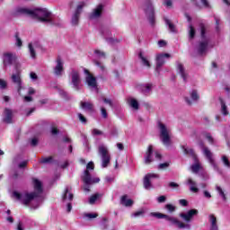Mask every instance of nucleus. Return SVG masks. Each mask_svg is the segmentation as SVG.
Listing matches in <instances>:
<instances>
[{
    "instance_id": "1",
    "label": "nucleus",
    "mask_w": 230,
    "mask_h": 230,
    "mask_svg": "<svg viewBox=\"0 0 230 230\" xmlns=\"http://www.w3.org/2000/svg\"><path fill=\"white\" fill-rule=\"evenodd\" d=\"M18 12L19 13L29 15L31 19H38L40 22H49L52 26H55V21L53 20V16H51V12L46 8H36L34 10L20 8Z\"/></svg>"
},
{
    "instance_id": "2",
    "label": "nucleus",
    "mask_w": 230,
    "mask_h": 230,
    "mask_svg": "<svg viewBox=\"0 0 230 230\" xmlns=\"http://www.w3.org/2000/svg\"><path fill=\"white\" fill-rule=\"evenodd\" d=\"M152 216L159 219L164 218L165 220H167V222H170L171 226H175L176 227H178V229H184L186 227L187 229H190V225L179 221L177 217H170L169 215H165L159 212L152 213Z\"/></svg>"
},
{
    "instance_id": "3",
    "label": "nucleus",
    "mask_w": 230,
    "mask_h": 230,
    "mask_svg": "<svg viewBox=\"0 0 230 230\" xmlns=\"http://www.w3.org/2000/svg\"><path fill=\"white\" fill-rule=\"evenodd\" d=\"M13 197L16 199V200H20L22 204L24 206H30V202L33 200L34 199H39L40 196L37 195V192H31V193H25L24 197L22 198V194L13 191Z\"/></svg>"
},
{
    "instance_id": "4",
    "label": "nucleus",
    "mask_w": 230,
    "mask_h": 230,
    "mask_svg": "<svg viewBox=\"0 0 230 230\" xmlns=\"http://www.w3.org/2000/svg\"><path fill=\"white\" fill-rule=\"evenodd\" d=\"M158 128L160 130V139L162 143L166 146H170V145H172V138L168 128H166V125L163 124V122L158 121Z\"/></svg>"
},
{
    "instance_id": "5",
    "label": "nucleus",
    "mask_w": 230,
    "mask_h": 230,
    "mask_svg": "<svg viewBox=\"0 0 230 230\" xmlns=\"http://www.w3.org/2000/svg\"><path fill=\"white\" fill-rule=\"evenodd\" d=\"M199 146L201 150H203V154L208 159V163L211 164V166H213L215 170H218V165L215 162V159H213V153L211 152V150H209V148L207 147L206 145H204L203 141L199 142Z\"/></svg>"
},
{
    "instance_id": "6",
    "label": "nucleus",
    "mask_w": 230,
    "mask_h": 230,
    "mask_svg": "<svg viewBox=\"0 0 230 230\" xmlns=\"http://www.w3.org/2000/svg\"><path fill=\"white\" fill-rule=\"evenodd\" d=\"M144 10L146 12V14L147 15L151 26H155V11L154 10V5H152V2L150 0H146V7Z\"/></svg>"
},
{
    "instance_id": "7",
    "label": "nucleus",
    "mask_w": 230,
    "mask_h": 230,
    "mask_svg": "<svg viewBox=\"0 0 230 230\" xmlns=\"http://www.w3.org/2000/svg\"><path fill=\"white\" fill-rule=\"evenodd\" d=\"M12 83L15 85V89L20 96H22V91L24 89L22 86V77H21V72H17L11 75Z\"/></svg>"
},
{
    "instance_id": "8",
    "label": "nucleus",
    "mask_w": 230,
    "mask_h": 230,
    "mask_svg": "<svg viewBox=\"0 0 230 230\" xmlns=\"http://www.w3.org/2000/svg\"><path fill=\"white\" fill-rule=\"evenodd\" d=\"M99 154L102 156V168H107L111 164V155L109 154V150L104 146H99Z\"/></svg>"
},
{
    "instance_id": "9",
    "label": "nucleus",
    "mask_w": 230,
    "mask_h": 230,
    "mask_svg": "<svg viewBox=\"0 0 230 230\" xmlns=\"http://www.w3.org/2000/svg\"><path fill=\"white\" fill-rule=\"evenodd\" d=\"M84 6H85V3L84 2L77 5L74 14L72 15L71 22L73 26H78V22H80V15L84 10Z\"/></svg>"
},
{
    "instance_id": "10",
    "label": "nucleus",
    "mask_w": 230,
    "mask_h": 230,
    "mask_svg": "<svg viewBox=\"0 0 230 230\" xmlns=\"http://www.w3.org/2000/svg\"><path fill=\"white\" fill-rule=\"evenodd\" d=\"M84 75H86L85 82L88 85V87H93V89H96L98 87V82L96 81V77L86 68L84 69Z\"/></svg>"
},
{
    "instance_id": "11",
    "label": "nucleus",
    "mask_w": 230,
    "mask_h": 230,
    "mask_svg": "<svg viewBox=\"0 0 230 230\" xmlns=\"http://www.w3.org/2000/svg\"><path fill=\"white\" fill-rule=\"evenodd\" d=\"M2 121L6 123V125H12L13 123V111L10 108H4Z\"/></svg>"
},
{
    "instance_id": "12",
    "label": "nucleus",
    "mask_w": 230,
    "mask_h": 230,
    "mask_svg": "<svg viewBox=\"0 0 230 230\" xmlns=\"http://www.w3.org/2000/svg\"><path fill=\"white\" fill-rule=\"evenodd\" d=\"M83 181L84 184H87L88 186H91V184H96L100 182V178H93L91 177V172H89L88 170L84 171V175L83 177Z\"/></svg>"
},
{
    "instance_id": "13",
    "label": "nucleus",
    "mask_w": 230,
    "mask_h": 230,
    "mask_svg": "<svg viewBox=\"0 0 230 230\" xmlns=\"http://www.w3.org/2000/svg\"><path fill=\"white\" fill-rule=\"evenodd\" d=\"M71 76L74 88L75 89V91H80V73L76 70H72Z\"/></svg>"
},
{
    "instance_id": "14",
    "label": "nucleus",
    "mask_w": 230,
    "mask_h": 230,
    "mask_svg": "<svg viewBox=\"0 0 230 230\" xmlns=\"http://www.w3.org/2000/svg\"><path fill=\"white\" fill-rule=\"evenodd\" d=\"M154 146L150 145L147 147V151L144 156L145 164H152L154 163Z\"/></svg>"
},
{
    "instance_id": "15",
    "label": "nucleus",
    "mask_w": 230,
    "mask_h": 230,
    "mask_svg": "<svg viewBox=\"0 0 230 230\" xmlns=\"http://www.w3.org/2000/svg\"><path fill=\"white\" fill-rule=\"evenodd\" d=\"M164 58H170V54H158L156 56V71H159L163 66H164Z\"/></svg>"
},
{
    "instance_id": "16",
    "label": "nucleus",
    "mask_w": 230,
    "mask_h": 230,
    "mask_svg": "<svg viewBox=\"0 0 230 230\" xmlns=\"http://www.w3.org/2000/svg\"><path fill=\"white\" fill-rule=\"evenodd\" d=\"M195 215H199V210L193 208V209L189 210L187 212V214L181 213L180 217H181V218H183V220H185V222H191V218H193V217H195Z\"/></svg>"
},
{
    "instance_id": "17",
    "label": "nucleus",
    "mask_w": 230,
    "mask_h": 230,
    "mask_svg": "<svg viewBox=\"0 0 230 230\" xmlns=\"http://www.w3.org/2000/svg\"><path fill=\"white\" fill-rule=\"evenodd\" d=\"M57 66L54 68V73L57 75V76H61L62 72L64 71V62H62V58L58 56L57 58Z\"/></svg>"
},
{
    "instance_id": "18",
    "label": "nucleus",
    "mask_w": 230,
    "mask_h": 230,
    "mask_svg": "<svg viewBox=\"0 0 230 230\" xmlns=\"http://www.w3.org/2000/svg\"><path fill=\"white\" fill-rule=\"evenodd\" d=\"M103 12V5L99 4L97 8L93 10L92 13L89 14V19L93 21V19H98L99 17H102V13Z\"/></svg>"
},
{
    "instance_id": "19",
    "label": "nucleus",
    "mask_w": 230,
    "mask_h": 230,
    "mask_svg": "<svg viewBox=\"0 0 230 230\" xmlns=\"http://www.w3.org/2000/svg\"><path fill=\"white\" fill-rule=\"evenodd\" d=\"M17 58L12 53H4V66H12Z\"/></svg>"
},
{
    "instance_id": "20",
    "label": "nucleus",
    "mask_w": 230,
    "mask_h": 230,
    "mask_svg": "<svg viewBox=\"0 0 230 230\" xmlns=\"http://www.w3.org/2000/svg\"><path fill=\"white\" fill-rule=\"evenodd\" d=\"M33 184H34L33 192L37 193V195L40 197V195H42V192L44 191V189H42V182L38 179H33Z\"/></svg>"
},
{
    "instance_id": "21",
    "label": "nucleus",
    "mask_w": 230,
    "mask_h": 230,
    "mask_svg": "<svg viewBox=\"0 0 230 230\" xmlns=\"http://www.w3.org/2000/svg\"><path fill=\"white\" fill-rule=\"evenodd\" d=\"M181 149L183 150L185 155H190L192 157L193 161L198 162L199 157L197 156V154L195 153V150L193 148H186L184 146H181Z\"/></svg>"
},
{
    "instance_id": "22",
    "label": "nucleus",
    "mask_w": 230,
    "mask_h": 230,
    "mask_svg": "<svg viewBox=\"0 0 230 230\" xmlns=\"http://www.w3.org/2000/svg\"><path fill=\"white\" fill-rule=\"evenodd\" d=\"M177 71L179 75H181V78L184 82H188V74L186 73V68H184V65L181 63L178 64Z\"/></svg>"
},
{
    "instance_id": "23",
    "label": "nucleus",
    "mask_w": 230,
    "mask_h": 230,
    "mask_svg": "<svg viewBox=\"0 0 230 230\" xmlns=\"http://www.w3.org/2000/svg\"><path fill=\"white\" fill-rule=\"evenodd\" d=\"M209 45V42L208 40L200 41L198 46V53L199 55H204L206 51H208V46Z\"/></svg>"
},
{
    "instance_id": "24",
    "label": "nucleus",
    "mask_w": 230,
    "mask_h": 230,
    "mask_svg": "<svg viewBox=\"0 0 230 230\" xmlns=\"http://www.w3.org/2000/svg\"><path fill=\"white\" fill-rule=\"evenodd\" d=\"M142 94L148 96L152 93V84H142L139 86Z\"/></svg>"
},
{
    "instance_id": "25",
    "label": "nucleus",
    "mask_w": 230,
    "mask_h": 230,
    "mask_svg": "<svg viewBox=\"0 0 230 230\" xmlns=\"http://www.w3.org/2000/svg\"><path fill=\"white\" fill-rule=\"evenodd\" d=\"M127 197H128L127 195H123L121 197L120 204H122V206H125L126 208H130L133 206L134 200L127 199Z\"/></svg>"
},
{
    "instance_id": "26",
    "label": "nucleus",
    "mask_w": 230,
    "mask_h": 230,
    "mask_svg": "<svg viewBox=\"0 0 230 230\" xmlns=\"http://www.w3.org/2000/svg\"><path fill=\"white\" fill-rule=\"evenodd\" d=\"M187 183L190 184V191H192L193 193H199V188L195 187L197 186V182H195L193 179L189 178Z\"/></svg>"
},
{
    "instance_id": "27",
    "label": "nucleus",
    "mask_w": 230,
    "mask_h": 230,
    "mask_svg": "<svg viewBox=\"0 0 230 230\" xmlns=\"http://www.w3.org/2000/svg\"><path fill=\"white\" fill-rule=\"evenodd\" d=\"M209 220L211 222V229L210 230H218V226H217V217L211 214L209 216Z\"/></svg>"
},
{
    "instance_id": "28",
    "label": "nucleus",
    "mask_w": 230,
    "mask_h": 230,
    "mask_svg": "<svg viewBox=\"0 0 230 230\" xmlns=\"http://www.w3.org/2000/svg\"><path fill=\"white\" fill-rule=\"evenodd\" d=\"M195 35H197V31L193 25L189 26V40H193L195 39Z\"/></svg>"
},
{
    "instance_id": "29",
    "label": "nucleus",
    "mask_w": 230,
    "mask_h": 230,
    "mask_svg": "<svg viewBox=\"0 0 230 230\" xmlns=\"http://www.w3.org/2000/svg\"><path fill=\"white\" fill-rule=\"evenodd\" d=\"M194 164L191 165V170L193 172V173H199V172H200V169L202 168L200 166V163L199 162V158L198 161H194Z\"/></svg>"
},
{
    "instance_id": "30",
    "label": "nucleus",
    "mask_w": 230,
    "mask_h": 230,
    "mask_svg": "<svg viewBox=\"0 0 230 230\" xmlns=\"http://www.w3.org/2000/svg\"><path fill=\"white\" fill-rule=\"evenodd\" d=\"M81 107L82 109H85L86 111H93L94 109V106L91 102H81Z\"/></svg>"
},
{
    "instance_id": "31",
    "label": "nucleus",
    "mask_w": 230,
    "mask_h": 230,
    "mask_svg": "<svg viewBox=\"0 0 230 230\" xmlns=\"http://www.w3.org/2000/svg\"><path fill=\"white\" fill-rule=\"evenodd\" d=\"M138 58H140L143 66H146V67H150V61H148V59L143 56V52H139Z\"/></svg>"
},
{
    "instance_id": "32",
    "label": "nucleus",
    "mask_w": 230,
    "mask_h": 230,
    "mask_svg": "<svg viewBox=\"0 0 230 230\" xmlns=\"http://www.w3.org/2000/svg\"><path fill=\"white\" fill-rule=\"evenodd\" d=\"M220 103H221V112L224 116H227L229 114V111H227V106L226 105V102H224V100L222 98H219Z\"/></svg>"
},
{
    "instance_id": "33",
    "label": "nucleus",
    "mask_w": 230,
    "mask_h": 230,
    "mask_svg": "<svg viewBox=\"0 0 230 230\" xmlns=\"http://www.w3.org/2000/svg\"><path fill=\"white\" fill-rule=\"evenodd\" d=\"M190 94L192 102H198V100H200V95H199V92L197 90L190 91Z\"/></svg>"
},
{
    "instance_id": "34",
    "label": "nucleus",
    "mask_w": 230,
    "mask_h": 230,
    "mask_svg": "<svg viewBox=\"0 0 230 230\" xmlns=\"http://www.w3.org/2000/svg\"><path fill=\"white\" fill-rule=\"evenodd\" d=\"M53 163V156H49V157H41L40 160V164H49Z\"/></svg>"
},
{
    "instance_id": "35",
    "label": "nucleus",
    "mask_w": 230,
    "mask_h": 230,
    "mask_svg": "<svg viewBox=\"0 0 230 230\" xmlns=\"http://www.w3.org/2000/svg\"><path fill=\"white\" fill-rule=\"evenodd\" d=\"M164 21H165V24H167V26H169L170 31H172V33H175L177 31L175 30V25L173 23H172V22L167 18H164Z\"/></svg>"
},
{
    "instance_id": "36",
    "label": "nucleus",
    "mask_w": 230,
    "mask_h": 230,
    "mask_svg": "<svg viewBox=\"0 0 230 230\" xmlns=\"http://www.w3.org/2000/svg\"><path fill=\"white\" fill-rule=\"evenodd\" d=\"M143 184L146 190H150V188H152V182L150 181V178L147 176H145Z\"/></svg>"
},
{
    "instance_id": "37",
    "label": "nucleus",
    "mask_w": 230,
    "mask_h": 230,
    "mask_svg": "<svg viewBox=\"0 0 230 230\" xmlns=\"http://www.w3.org/2000/svg\"><path fill=\"white\" fill-rule=\"evenodd\" d=\"M100 197H102L100 193H95L92 195L89 199V204H95V202L98 200V199H100Z\"/></svg>"
},
{
    "instance_id": "38",
    "label": "nucleus",
    "mask_w": 230,
    "mask_h": 230,
    "mask_svg": "<svg viewBox=\"0 0 230 230\" xmlns=\"http://www.w3.org/2000/svg\"><path fill=\"white\" fill-rule=\"evenodd\" d=\"M30 55L32 58H37V52H35V49L33 48V44L29 43L28 45Z\"/></svg>"
},
{
    "instance_id": "39",
    "label": "nucleus",
    "mask_w": 230,
    "mask_h": 230,
    "mask_svg": "<svg viewBox=\"0 0 230 230\" xmlns=\"http://www.w3.org/2000/svg\"><path fill=\"white\" fill-rule=\"evenodd\" d=\"M129 105H130V107L135 109V111L139 110V102H137V100H136V99H131L130 102H129Z\"/></svg>"
},
{
    "instance_id": "40",
    "label": "nucleus",
    "mask_w": 230,
    "mask_h": 230,
    "mask_svg": "<svg viewBox=\"0 0 230 230\" xmlns=\"http://www.w3.org/2000/svg\"><path fill=\"white\" fill-rule=\"evenodd\" d=\"M94 54L97 55V58H107V54L100 49H95Z\"/></svg>"
},
{
    "instance_id": "41",
    "label": "nucleus",
    "mask_w": 230,
    "mask_h": 230,
    "mask_svg": "<svg viewBox=\"0 0 230 230\" xmlns=\"http://www.w3.org/2000/svg\"><path fill=\"white\" fill-rule=\"evenodd\" d=\"M201 39H206V25L204 23L199 24Z\"/></svg>"
},
{
    "instance_id": "42",
    "label": "nucleus",
    "mask_w": 230,
    "mask_h": 230,
    "mask_svg": "<svg viewBox=\"0 0 230 230\" xmlns=\"http://www.w3.org/2000/svg\"><path fill=\"white\" fill-rule=\"evenodd\" d=\"M170 164H172V162H165L164 164H160L158 165V170H166V168H170Z\"/></svg>"
},
{
    "instance_id": "43",
    "label": "nucleus",
    "mask_w": 230,
    "mask_h": 230,
    "mask_svg": "<svg viewBox=\"0 0 230 230\" xmlns=\"http://www.w3.org/2000/svg\"><path fill=\"white\" fill-rule=\"evenodd\" d=\"M217 191H218V193L222 197L223 200H225V201L227 200V197L226 196V193L224 192V190H222L221 187L217 186Z\"/></svg>"
},
{
    "instance_id": "44",
    "label": "nucleus",
    "mask_w": 230,
    "mask_h": 230,
    "mask_svg": "<svg viewBox=\"0 0 230 230\" xmlns=\"http://www.w3.org/2000/svg\"><path fill=\"white\" fill-rule=\"evenodd\" d=\"M222 162H223V164H224L226 168H230V162H229V158H227V156L223 155V156H222Z\"/></svg>"
},
{
    "instance_id": "45",
    "label": "nucleus",
    "mask_w": 230,
    "mask_h": 230,
    "mask_svg": "<svg viewBox=\"0 0 230 230\" xmlns=\"http://www.w3.org/2000/svg\"><path fill=\"white\" fill-rule=\"evenodd\" d=\"M101 114L104 119H107L109 118V113H107V109L103 107L101 108Z\"/></svg>"
},
{
    "instance_id": "46",
    "label": "nucleus",
    "mask_w": 230,
    "mask_h": 230,
    "mask_svg": "<svg viewBox=\"0 0 230 230\" xmlns=\"http://www.w3.org/2000/svg\"><path fill=\"white\" fill-rule=\"evenodd\" d=\"M14 37L16 39V45L18 46V48H21V46H22V40L19 37V32H16Z\"/></svg>"
},
{
    "instance_id": "47",
    "label": "nucleus",
    "mask_w": 230,
    "mask_h": 230,
    "mask_svg": "<svg viewBox=\"0 0 230 230\" xmlns=\"http://www.w3.org/2000/svg\"><path fill=\"white\" fill-rule=\"evenodd\" d=\"M148 179H159V174L155 172H149L146 175Z\"/></svg>"
},
{
    "instance_id": "48",
    "label": "nucleus",
    "mask_w": 230,
    "mask_h": 230,
    "mask_svg": "<svg viewBox=\"0 0 230 230\" xmlns=\"http://www.w3.org/2000/svg\"><path fill=\"white\" fill-rule=\"evenodd\" d=\"M93 64L95 66H97V67H100V69H102V71H105V66L103 65H102V63L96 59H93Z\"/></svg>"
},
{
    "instance_id": "49",
    "label": "nucleus",
    "mask_w": 230,
    "mask_h": 230,
    "mask_svg": "<svg viewBox=\"0 0 230 230\" xmlns=\"http://www.w3.org/2000/svg\"><path fill=\"white\" fill-rule=\"evenodd\" d=\"M165 209H167L169 213H173V211H175V207L172 204H167L165 205Z\"/></svg>"
},
{
    "instance_id": "50",
    "label": "nucleus",
    "mask_w": 230,
    "mask_h": 230,
    "mask_svg": "<svg viewBox=\"0 0 230 230\" xmlns=\"http://www.w3.org/2000/svg\"><path fill=\"white\" fill-rule=\"evenodd\" d=\"M93 136H102L103 134V131L98 129V128H93L92 131Z\"/></svg>"
},
{
    "instance_id": "51",
    "label": "nucleus",
    "mask_w": 230,
    "mask_h": 230,
    "mask_svg": "<svg viewBox=\"0 0 230 230\" xmlns=\"http://www.w3.org/2000/svg\"><path fill=\"white\" fill-rule=\"evenodd\" d=\"M84 217L86 218L92 219V218H98V214H91V213H86L84 214Z\"/></svg>"
},
{
    "instance_id": "52",
    "label": "nucleus",
    "mask_w": 230,
    "mask_h": 230,
    "mask_svg": "<svg viewBox=\"0 0 230 230\" xmlns=\"http://www.w3.org/2000/svg\"><path fill=\"white\" fill-rule=\"evenodd\" d=\"M78 118L81 123H87V118H85L82 113H78Z\"/></svg>"
},
{
    "instance_id": "53",
    "label": "nucleus",
    "mask_w": 230,
    "mask_h": 230,
    "mask_svg": "<svg viewBox=\"0 0 230 230\" xmlns=\"http://www.w3.org/2000/svg\"><path fill=\"white\" fill-rule=\"evenodd\" d=\"M86 170L89 172V170H94V163L89 162L86 165Z\"/></svg>"
},
{
    "instance_id": "54",
    "label": "nucleus",
    "mask_w": 230,
    "mask_h": 230,
    "mask_svg": "<svg viewBox=\"0 0 230 230\" xmlns=\"http://www.w3.org/2000/svg\"><path fill=\"white\" fill-rule=\"evenodd\" d=\"M206 137H207L208 141L210 142L211 145H213V143H215V140L213 139V137H211V134L207 133Z\"/></svg>"
},
{
    "instance_id": "55",
    "label": "nucleus",
    "mask_w": 230,
    "mask_h": 230,
    "mask_svg": "<svg viewBox=\"0 0 230 230\" xmlns=\"http://www.w3.org/2000/svg\"><path fill=\"white\" fill-rule=\"evenodd\" d=\"M7 85L6 81L0 79V89H4Z\"/></svg>"
},
{
    "instance_id": "56",
    "label": "nucleus",
    "mask_w": 230,
    "mask_h": 230,
    "mask_svg": "<svg viewBox=\"0 0 230 230\" xmlns=\"http://www.w3.org/2000/svg\"><path fill=\"white\" fill-rule=\"evenodd\" d=\"M159 204H163V202H166V196H160L157 199Z\"/></svg>"
},
{
    "instance_id": "57",
    "label": "nucleus",
    "mask_w": 230,
    "mask_h": 230,
    "mask_svg": "<svg viewBox=\"0 0 230 230\" xmlns=\"http://www.w3.org/2000/svg\"><path fill=\"white\" fill-rule=\"evenodd\" d=\"M31 146H37V145H39V139H37L36 137L32 138L31 141Z\"/></svg>"
},
{
    "instance_id": "58",
    "label": "nucleus",
    "mask_w": 230,
    "mask_h": 230,
    "mask_svg": "<svg viewBox=\"0 0 230 230\" xmlns=\"http://www.w3.org/2000/svg\"><path fill=\"white\" fill-rule=\"evenodd\" d=\"M166 44H168V43L164 40H161L158 41L159 48H164V46H166Z\"/></svg>"
},
{
    "instance_id": "59",
    "label": "nucleus",
    "mask_w": 230,
    "mask_h": 230,
    "mask_svg": "<svg viewBox=\"0 0 230 230\" xmlns=\"http://www.w3.org/2000/svg\"><path fill=\"white\" fill-rule=\"evenodd\" d=\"M102 100L104 103H106L107 105H110V107H112V101L111 99L103 98Z\"/></svg>"
},
{
    "instance_id": "60",
    "label": "nucleus",
    "mask_w": 230,
    "mask_h": 230,
    "mask_svg": "<svg viewBox=\"0 0 230 230\" xmlns=\"http://www.w3.org/2000/svg\"><path fill=\"white\" fill-rule=\"evenodd\" d=\"M179 203L181 204V206H183V208H186V206H188V200L186 199H180Z\"/></svg>"
},
{
    "instance_id": "61",
    "label": "nucleus",
    "mask_w": 230,
    "mask_h": 230,
    "mask_svg": "<svg viewBox=\"0 0 230 230\" xmlns=\"http://www.w3.org/2000/svg\"><path fill=\"white\" fill-rule=\"evenodd\" d=\"M18 166L19 168H26V166H28V161H23L20 163Z\"/></svg>"
},
{
    "instance_id": "62",
    "label": "nucleus",
    "mask_w": 230,
    "mask_h": 230,
    "mask_svg": "<svg viewBox=\"0 0 230 230\" xmlns=\"http://www.w3.org/2000/svg\"><path fill=\"white\" fill-rule=\"evenodd\" d=\"M164 4L165 5V6H167L168 8H170L171 6H172V0H165L164 2Z\"/></svg>"
},
{
    "instance_id": "63",
    "label": "nucleus",
    "mask_w": 230,
    "mask_h": 230,
    "mask_svg": "<svg viewBox=\"0 0 230 230\" xmlns=\"http://www.w3.org/2000/svg\"><path fill=\"white\" fill-rule=\"evenodd\" d=\"M169 188H179L178 183L174 182V181H171L169 182Z\"/></svg>"
},
{
    "instance_id": "64",
    "label": "nucleus",
    "mask_w": 230,
    "mask_h": 230,
    "mask_svg": "<svg viewBox=\"0 0 230 230\" xmlns=\"http://www.w3.org/2000/svg\"><path fill=\"white\" fill-rule=\"evenodd\" d=\"M58 128H52V129H51V134L53 135V136H57V134H58Z\"/></svg>"
}]
</instances>
